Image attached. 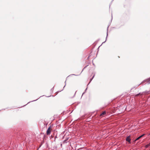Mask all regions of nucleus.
Masks as SVG:
<instances>
[{"label":"nucleus","mask_w":150,"mask_h":150,"mask_svg":"<svg viewBox=\"0 0 150 150\" xmlns=\"http://www.w3.org/2000/svg\"><path fill=\"white\" fill-rule=\"evenodd\" d=\"M130 136H128L126 138V141L129 142V143H131V139H130Z\"/></svg>","instance_id":"nucleus-1"},{"label":"nucleus","mask_w":150,"mask_h":150,"mask_svg":"<svg viewBox=\"0 0 150 150\" xmlns=\"http://www.w3.org/2000/svg\"><path fill=\"white\" fill-rule=\"evenodd\" d=\"M51 132V131H50V127L47 129V132H46V133L47 135H49V134Z\"/></svg>","instance_id":"nucleus-2"},{"label":"nucleus","mask_w":150,"mask_h":150,"mask_svg":"<svg viewBox=\"0 0 150 150\" xmlns=\"http://www.w3.org/2000/svg\"><path fill=\"white\" fill-rule=\"evenodd\" d=\"M106 114L105 111H104L101 114H100V116H103L104 115H105Z\"/></svg>","instance_id":"nucleus-3"},{"label":"nucleus","mask_w":150,"mask_h":150,"mask_svg":"<svg viewBox=\"0 0 150 150\" xmlns=\"http://www.w3.org/2000/svg\"><path fill=\"white\" fill-rule=\"evenodd\" d=\"M108 28H107V32H108ZM108 35V32H107V36H106V40H105V42H103L102 44H103V43H105V41H106V40H107V38Z\"/></svg>","instance_id":"nucleus-4"},{"label":"nucleus","mask_w":150,"mask_h":150,"mask_svg":"<svg viewBox=\"0 0 150 150\" xmlns=\"http://www.w3.org/2000/svg\"><path fill=\"white\" fill-rule=\"evenodd\" d=\"M146 81H147V83H150V78H149L148 79L146 80Z\"/></svg>","instance_id":"nucleus-5"},{"label":"nucleus","mask_w":150,"mask_h":150,"mask_svg":"<svg viewBox=\"0 0 150 150\" xmlns=\"http://www.w3.org/2000/svg\"><path fill=\"white\" fill-rule=\"evenodd\" d=\"M140 137L139 136L138 137V138H137L135 140V141H136L137 140H139V139H140Z\"/></svg>","instance_id":"nucleus-6"},{"label":"nucleus","mask_w":150,"mask_h":150,"mask_svg":"<svg viewBox=\"0 0 150 150\" xmlns=\"http://www.w3.org/2000/svg\"><path fill=\"white\" fill-rule=\"evenodd\" d=\"M144 135H145V134H143L142 135H141L139 137H140L141 138V137H143Z\"/></svg>","instance_id":"nucleus-7"},{"label":"nucleus","mask_w":150,"mask_h":150,"mask_svg":"<svg viewBox=\"0 0 150 150\" xmlns=\"http://www.w3.org/2000/svg\"><path fill=\"white\" fill-rule=\"evenodd\" d=\"M144 135H145V134H143L142 135H141L139 137H140L141 138V137H143Z\"/></svg>","instance_id":"nucleus-8"},{"label":"nucleus","mask_w":150,"mask_h":150,"mask_svg":"<svg viewBox=\"0 0 150 150\" xmlns=\"http://www.w3.org/2000/svg\"><path fill=\"white\" fill-rule=\"evenodd\" d=\"M149 146V144H147V145H146V146H146V148H148V147Z\"/></svg>","instance_id":"nucleus-9"},{"label":"nucleus","mask_w":150,"mask_h":150,"mask_svg":"<svg viewBox=\"0 0 150 150\" xmlns=\"http://www.w3.org/2000/svg\"><path fill=\"white\" fill-rule=\"evenodd\" d=\"M94 75L93 77H92V78L91 79L90 81H91V80H92V79H93V78L94 77Z\"/></svg>","instance_id":"nucleus-10"},{"label":"nucleus","mask_w":150,"mask_h":150,"mask_svg":"<svg viewBox=\"0 0 150 150\" xmlns=\"http://www.w3.org/2000/svg\"><path fill=\"white\" fill-rule=\"evenodd\" d=\"M71 75H75V76H77V75H76L74 74H72Z\"/></svg>","instance_id":"nucleus-11"},{"label":"nucleus","mask_w":150,"mask_h":150,"mask_svg":"<svg viewBox=\"0 0 150 150\" xmlns=\"http://www.w3.org/2000/svg\"><path fill=\"white\" fill-rule=\"evenodd\" d=\"M66 81H65V83H66ZM65 86H66V84H65V85L64 86V87L63 88H64V87H65Z\"/></svg>","instance_id":"nucleus-12"},{"label":"nucleus","mask_w":150,"mask_h":150,"mask_svg":"<svg viewBox=\"0 0 150 150\" xmlns=\"http://www.w3.org/2000/svg\"><path fill=\"white\" fill-rule=\"evenodd\" d=\"M38 99H36V100H33V101H32L31 102H33V101H35L37 100Z\"/></svg>","instance_id":"nucleus-13"},{"label":"nucleus","mask_w":150,"mask_h":150,"mask_svg":"<svg viewBox=\"0 0 150 150\" xmlns=\"http://www.w3.org/2000/svg\"><path fill=\"white\" fill-rule=\"evenodd\" d=\"M53 87L51 89V91L53 90Z\"/></svg>","instance_id":"nucleus-14"},{"label":"nucleus","mask_w":150,"mask_h":150,"mask_svg":"<svg viewBox=\"0 0 150 150\" xmlns=\"http://www.w3.org/2000/svg\"><path fill=\"white\" fill-rule=\"evenodd\" d=\"M76 92H75V94H74V96H75V94H76Z\"/></svg>","instance_id":"nucleus-15"},{"label":"nucleus","mask_w":150,"mask_h":150,"mask_svg":"<svg viewBox=\"0 0 150 150\" xmlns=\"http://www.w3.org/2000/svg\"><path fill=\"white\" fill-rule=\"evenodd\" d=\"M148 144L149 146H150V142Z\"/></svg>","instance_id":"nucleus-16"},{"label":"nucleus","mask_w":150,"mask_h":150,"mask_svg":"<svg viewBox=\"0 0 150 150\" xmlns=\"http://www.w3.org/2000/svg\"><path fill=\"white\" fill-rule=\"evenodd\" d=\"M83 70L82 71H81V73H80V74H79V75H80V74L82 72V71H83Z\"/></svg>","instance_id":"nucleus-17"},{"label":"nucleus","mask_w":150,"mask_h":150,"mask_svg":"<svg viewBox=\"0 0 150 150\" xmlns=\"http://www.w3.org/2000/svg\"><path fill=\"white\" fill-rule=\"evenodd\" d=\"M66 141V140H64V142H65Z\"/></svg>","instance_id":"nucleus-18"},{"label":"nucleus","mask_w":150,"mask_h":150,"mask_svg":"<svg viewBox=\"0 0 150 150\" xmlns=\"http://www.w3.org/2000/svg\"><path fill=\"white\" fill-rule=\"evenodd\" d=\"M84 92H83V94H84Z\"/></svg>","instance_id":"nucleus-19"},{"label":"nucleus","mask_w":150,"mask_h":150,"mask_svg":"<svg viewBox=\"0 0 150 150\" xmlns=\"http://www.w3.org/2000/svg\"><path fill=\"white\" fill-rule=\"evenodd\" d=\"M87 88H86V91L87 90Z\"/></svg>","instance_id":"nucleus-20"},{"label":"nucleus","mask_w":150,"mask_h":150,"mask_svg":"<svg viewBox=\"0 0 150 150\" xmlns=\"http://www.w3.org/2000/svg\"><path fill=\"white\" fill-rule=\"evenodd\" d=\"M68 139H66V140H67Z\"/></svg>","instance_id":"nucleus-21"},{"label":"nucleus","mask_w":150,"mask_h":150,"mask_svg":"<svg viewBox=\"0 0 150 150\" xmlns=\"http://www.w3.org/2000/svg\"><path fill=\"white\" fill-rule=\"evenodd\" d=\"M68 139H66V140H67Z\"/></svg>","instance_id":"nucleus-22"},{"label":"nucleus","mask_w":150,"mask_h":150,"mask_svg":"<svg viewBox=\"0 0 150 150\" xmlns=\"http://www.w3.org/2000/svg\"><path fill=\"white\" fill-rule=\"evenodd\" d=\"M30 102H29L28 103H28H29Z\"/></svg>","instance_id":"nucleus-23"}]
</instances>
